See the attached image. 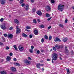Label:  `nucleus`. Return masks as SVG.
<instances>
[{"mask_svg":"<svg viewBox=\"0 0 74 74\" xmlns=\"http://www.w3.org/2000/svg\"><path fill=\"white\" fill-rule=\"evenodd\" d=\"M58 56L57 54L54 53L52 55V58L54 60H56L58 59Z\"/></svg>","mask_w":74,"mask_h":74,"instance_id":"1","label":"nucleus"},{"mask_svg":"<svg viewBox=\"0 0 74 74\" xmlns=\"http://www.w3.org/2000/svg\"><path fill=\"white\" fill-rule=\"evenodd\" d=\"M64 9V5L60 4L58 6V9L60 11H63Z\"/></svg>","mask_w":74,"mask_h":74,"instance_id":"2","label":"nucleus"},{"mask_svg":"<svg viewBox=\"0 0 74 74\" xmlns=\"http://www.w3.org/2000/svg\"><path fill=\"white\" fill-rule=\"evenodd\" d=\"M55 47L58 49H59L60 48H63V45L60 46V45H59L58 44H56Z\"/></svg>","mask_w":74,"mask_h":74,"instance_id":"3","label":"nucleus"},{"mask_svg":"<svg viewBox=\"0 0 74 74\" xmlns=\"http://www.w3.org/2000/svg\"><path fill=\"white\" fill-rule=\"evenodd\" d=\"M44 66V64H41L40 63H38L36 65L37 68L38 69H41V68L40 67V66Z\"/></svg>","mask_w":74,"mask_h":74,"instance_id":"4","label":"nucleus"},{"mask_svg":"<svg viewBox=\"0 0 74 74\" xmlns=\"http://www.w3.org/2000/svg\"><path fill=\"white\" fill-rule=\"evenodd\" d=\"M0 27L3 30H5L6 29V27L5 26V24H3L2 25H1Z\"/></svg>","mask_w":74,"mask_h":74,"instance_id":"5","label":"nucleus"},{"mask_svg":"<svg viewBox=\"0 0 74 74\" xmlns=\"http://www.w3.org/2000/svg\"><path fill=\"white\" fill-rule=\"evenodd\" d=\"M54 41L55 42H61V40L58 37H56L54 40Z\"/></svg>","mask_w":74,"mask_h":74,"instance_id":"6","label":"nucleus"},{"mask_svg":"<svg viewBox=\"0 0 74 74\" xmlns=\"http://www.w3.org/2000/svg\"><path fill=\"white\" fill-rule=\"evenodd\" d=\"M65 49L66 51V55H69V50L67 49V47H65Z\"/></svg>","mask_w":74,"mask_h":74,"instance_id":"7","label":"nucleus"},{"mask_svg":"<svg viewBox=\"0 0 74 74\" xmlns=\"http://www.w3.org/2000/svg\"><path fill=\"white\" fill-rule=\"evenodd\" d=\"M46 10L47 11H49L51 10V7L49 6H48L46 8Z\"/></svg>","mask_w":74,"mask_h":74,"instance_id":"8","label":"nucleus"},{"mask_svg":"<svg viewBox=\"0 0 74 74\" xmlns=\"http://www.w3.org/2000/svg\"><path fill=\"white\" fill-rule=\"evenodd\" d=\"M8 38H13V35H12V34H9L8 36Z\"/></svg>","mask_w":74,"mask_h":74,"instance_id":"9","label":"nucleus"},{"mask_svg":"<svg viewBox=\"0 0 74 74\" xmlns=\"http://www.w3.org/2000/svg\"><path fill=\"white\" fill-rule=\"evenodd\" d=\"M0 1L1 2V4H4L7 2L6 0H0Z\"/></svg>","mask_w":74,"mask_h":74,"instance_id":"10","label":"nucleus"},{"mask_svg":"<svg viewBox=\"0 0 74 74\" xmlns=\"http://www.w3.org/2000/svg\"><path fill=\"white\" fill-rule=\"evenodd\" d=\"M18 49L20 51H22L23 50V47L22 46H20L18 47Z\"/></svg>","mask_w":74,"mask_h":74,"instance_id":"11","label":"nucleus"},{"mask_svg":"<svg viewBox=\"0 0 74 74\" xmlns=\"http://www.w3.org/2000/svg\"><path fill=\"white\" fill-rule=\"evenodd\" d=\"M14 22L15 23H16L17 25H19V21L17 19H14Z\"/></svg>","mask_w":74,"mask_h":74,"instance_id":"12","label":"nucleus"},{"mask_svg":"<svg viewBox=\"0 0 74 74\" xmlns=\"http://www.w3.org/2000/svg\"><path fill=\"white\" fill-rule=\"evenodd\" d=\"M36 13L38 15H40L41 16L42 15V12H41V11H38L36 12Z\"/></svg>","mask_w":74,"mask_h":74,"instance_id":"13","label":"nucleus"},{"mask_svg":"<svg viewBox=\"0 0 74 74\" xmlns=\"http://www.w3.org/2000/svg\"><path fill=\"white\" fill-rule=\"evenodd\" d=\"M21 33V29H18L16 30V34H18V33Z\"/></svg>","mask_w":74,"mask_h":74,"instance_id":"14","label":"nucleus"},{"mask_svg":"<svg viewBox=\"0 0 74 74\" xmlns=\"http://www.w3.org/2000/svg\"><path fill=\"white\" fill-rule=\"evenodd\" d=\"M11 69L12 71H16V68L14 67H11Z\"/></svg>","mask_w":74,"mask_h":74,"instance_id":"15","label":"nucleus"},{"mask_svg":"<svg viewBox=\"0 0 74 74\" xmlns=\"http://www.w3.org/2000/svg\"><path fill=\"white\" fill-rule=\"evenodd\" d=\"M29 8V5L27 4L26 5L25 7V8L26 10H28V9Z\"/></svg>","mask_w":74,"mask_h":74,"instance_id":"16","label":"nucleus"},{"mask_svg":"<svg viewBox=\"0 0 74 74\" xmlns=\"http://www.w3.org/2000/svg\"><path fill=\"white\" fill-rule=\"evenodd\" d=\"M25 63L26 64H27L28 65H29V64H30L31 62L30 61H28V60H27L26 62H25Z\"/></svg>","mask_w":74,"mask_h":74,"instance_id":"17","label":"nucleus"},{"mask_svg":"<svg viewBox=\"0 0 74 74\" xmlns=\"http://www.w3.org/2000/svg\"><path fill=\"white\" fill-rule=\"evenodd\" d=\"M14 66H20V64L19 63H14Z\"/></svg>","mask_w":74,"mask_h":74,"instance_id":"18","label":"nucleus"},{"mask_svg":"<svg viewBox=\"0 0 74 74\" xmlns=\"http://www.w3.org/2000/svg\"><path fill=\"white\" fill-rule=\"evenodd\" d=\"M38 31H37L36 30H35L34 31V34H35V35H37V34H38Z\"/></svg>","mask_w":74,"mask_h":74,"instance_id":"19","label":"nucleus"},{"mask_svg":"<svg viewBox=\"0 0 74 74\" xmlns=\"http://www.w3.org/2000/svg\"><path fill=\"white\" fill-rule=\"evenodd\" d=\"M1 74H7V73L5 71H1Z\"/></svg>","mask_w":74,"mask_h":74,"instance_id":"20","label":"nucleus"},{"mask_svg":"<svg viewBox=\"0 0 74 74\" xmlns=\"http://www.w3.org/2000/svg\"><path fill=\"white\" fill-rule=\"evenodd\" d=\"M22 35L24 37H27V35L23 33V34Z\"/></svg>","mask_w":74,"mask_h":74,"instance_id":"21","label":"nucleus"},{"mask_svg":"<svg viewBox=\"0 0 74 74\" xmlns=\"http://www.w3.org/2000/svg\"><path fill=\"white\" fill-rule=\"evenodd\" d=\"M67 40V38H64L63 39V41L64 42H66Z\"/></svg>","mask_w":74,"mask_h":74,"instance_id":"22","label":"nucleus"},{"mask_svg":"<svg viewBox=\"0 0 74 74\" xmlns=\"http://www.w3.org/2000/svg\"><path fill=\"white\" fill-rule=\"evenodd\" d=\"M6 60H7L8 61H9V60H11V58H10L9 56H8L6 58Z\"/></svg>","mask_w":74,"mask_h":74,"instance_id":"23","label":"nucleus"},{"mask_svg":"<svg viewBox=\"0 0 74 74\" xmlns=\"http://www.w3.org/2000/svg\"><path fill=\"white\" fill-rule=\"evenodd\" d=\"M39 28H42V29H44V25H39Z\"/></svg>","mask_w":74,"mask_h":74,"instance_id":"24","label":"nucleus"},{"mask_svg":"<svg viewBox=\"0 0 74 74\" xmlns=\"http://www.w3.org/2000/svg\"><path fill=\"white\" fill-rule=\"evenodd\" d=\"M13 47L15 49L16 51L17 50V47H16V45H14Z\"/></svg>","mask_w":74,"mask_h":74,"instance_id":"25","label":"nucleus"},{"mask_svg":"<svg viewBox=\"0 0 74 74\" xmlns=\"http://www.w3.org/2000/svg\"><path fill=\"white\" fill-rule=\"evenodd\" d=\"M46 17H47V18H49V16H50V15H49V14L47 13L46 14Z\"/></svg>","mask_w":74,"mask_h":74,"instance_id":"26","label":"nucleus"},{"mask_svg":"<svg viewBox=\"0 0 74 74\" xmlns=\"http://www.w3.org/2000/svg\"><path fill=\"white\" fill-rule=\"evenodd\" d=\"M59 26H60V27H64V26L63 25L61 24H60L59 25Z\"/></svg>","mask_w":74,"mask_h":74,"instance_id":"27","label":"nucleus"},{"mask_svg":"<svg viewBox=\"0 0 74 74\" xmlns=\"http://www.w3.org/2000/svg\"><path fill=\"white\" fill-rule=\"evenodd\" d=\"M23 0H21L20 1V3L21 4H23Z\"/></svg>","mask_w":74,"mask_h":74,"instance_id":"28","label":"nucleus"},{"mask_svg":"<svg viewBox=\"0 0 74 74\" xmlns=\"http://www.w3.org/2000/svg\"><path fill=\"white\" fill-rule=\"evenodd\" d=\"M29 52H30V53H33V49H30Z\"/></svg>","mask_w":74,"mask_h":74,"instance_id":"29","label":"nucleus"},{"mask_svg":"<svg viewBox=\"0 0 74 74\" xmlns=\"http://www.w3.org/2000/svg\"><path fill=\"white\" fill-rule=\"evenodd\" d=\"M44 37L46 40H48V36H47V35H45L44 36Z\"/></svg>","mask_w":74,"mask_h":74,"instance_id":"30","label":"nucleus"},{"mask_svg":"<svg viewBox=\"0 0 74 74\" xmlns=\"http://www.w3.org/2000/svg\"><path fill=\"white\" fill-rule=\"evenodd\" d=\"M33 23H37V21L36 19H34L33 21Z\"/></svg>","mask_w":74,"mask_h":74,"instance_id":"31","label":"nucleus"},{"mask_svg":"<svg viewBox=\"0 0 74 74\" xmlns=\"http://www.w3.org/2000/svg\"><path fill=\"white\" fill-rule=\"evenodd\" d=\"M3 21H4V18H1L0 19V21L1 22H3Z\"/></svg>","mask_w":74,"mask_h":74,"instance_id":"32","label":"nucleus"},{"mask_svg":"<svg viewBox=\"0 0 74 74\" xmlns=\"http://www.w3.org/2000/svg\"><path fill=\"white\" fill-rule=\"evenodd\" d=\"M26 28L27 29H31V28L30 27L27 26L26 27Z\"/></svg>","mask_w":74,"mask_h":74,"instance_id":"33","label":"nucleus"},{"mask_svg":"<svg viewBox=\"0 0 74 74\" xmlns=\"http://www.w3.org/2000/svg\"><path fill=\"white\" fill-rule=\"evenodd\" d=\"M2 40H3V41H5V38H4V37H2Z\"/></svg>","mask_w":74,"mask_h":74,"instance_id":"34","label":"nucleus"},{"mask_svg":"<svg viewBox=\"0 0 74 74\" xmlns=\"http://www.w3.org/2000/svg\"><path fill=\"white\" fill-rule=\"evenodd\" d=\"M67 71V74H69L70 73V72H69V69H66Z\"/></svg>","mask_w":74,"mask_h":74,"instance_id":"35","label":"nucleus"},{"mask_svg":"<svg viewBox=\"0 0 74 74\" xmlns=\"http://www.w3.org/2000/svg\"><path fill=\"white\" fill-rule=\"evenodd\" d=\"M67 21H68V20L67 18H66V20L65 21V23H67Z\"/></svg>","mask_w":74,"mask_h":74,"instance_id":"36","label":"nucleus"},{"mask_svg":"<svg viewBox=\"0 0 74 74\" xmlns=\"http://www.w3.org/2000/svg\"><path fill=\"white\" fill-rule=\"evenodd\" d=\"M41 41L42 42H44V38H42L41 40Z\"/></svg>","mask_w":74,"mask_h":74,"instance_id":"37","label":"nucleus"},{"mask_svg":"<svg viewBox=\"0 0 74 74\" xmlns=\"http://www.w3.org/2000/svg\"><path fill=\"white\" fill-rule=\"evenodd\" d=\"M6 49H7V50H8L10 49V48L8 46H6V48H5Z\"/></svg>","mask_w":74,"mask_h":74,"instance_id":"38","label":"nucleus"},{"mask_svg":"<svg viewBox=\"0 0 74 74\" xmlns=\"http://www.w3.org/2000/svg\"><path fill=\"white\" fill-rule=\"evenodd\" d=\"M51 0V3H55V1L54 0Z\"/></svg>","mask_w":74,"mask_h":74,"instance_id":"39","label":"nucleus"},{"mask_svg":"<svg viewBox=\"0 0 74 74\" xmlns=\"http://www.w3.org/2000/svg\"><path fill=\"white\" fill-rule=\"evenodd\" d=\"M9 30H13V27H11L10 28H9Z\"/></svg>","mask_w":74,"mask_h":74,"instance_id":"40","label":"nucleus"},{"mask_svg":"<svg viewBox=\"0 0 74 74\" xmlns=\"http://www.w3.org/2000/svg\"><path fill=\"white\" fill-rule=\"evenodd\" d=\"M53 50H54V51H56V48L55 47H53Z\"/></svg>","mask_w":74,"mask_h":74,"instance_id":"41","label":"nucleus"},{"mask_svg":"<svg viewBox=\"0 0 74 74\" xmlns=\"http://www.w3.org/2000/svg\"><path fill=\"white\" fill-rule=\"evenodd\" d=\"M52 38V36H49V40L50 41V40H51V39Z\"/></svg>","mask_w":74,"mask_h":74,"instance_id":"42","label":"nucleus"},{"mask_svg":"<svg viewBox=\"0 0 74 74\" xmlns=\"http://www.w3.org/2000/svg\"><path fill=\"white\" fill-rule=\"evenodd\" d=\"M25 5V4L24 3L22 4V5H21L22 7H24Z\"/></svg>","mask_w":74,"mask_h":74,"instance_id":"43","label":"nucleus"},{"mask_svg":"<svg viewBox=\"0 0 74 74\" xmlns=\"http://www.w3.org/2000/svg\"><path fill=\"white\" fill-rule=\"evenodd\" d=\"M32 11H33V12H35V11H36V9H35V8H34L33 9Z\"/></svg>","mask_w":74,"mask_h":74,"instance_id":"44","label":"nucleus"},{"mask_svg":"<svg viewBox=\"0 0 74 74\" xmlns=\"http://www.w3.org/2000/svg\"><path fill=\"white\" fill-rule=\"evenodd\" d=\"M51 18H52V17H51L50 18H48L47 19V20L48 21H50V20H51Z\"/></svg>","mask_w":74,"mask_h":74,"instance_id":"45","label":"nucleus"},{"mask_svg":"<svg viewBox=\"0 0 74 74\" xmlns=\"http://www.w3.org/2000/svg\"><path fill=\"white\" fill-rule=\"evenodd\" d=\"M29 37L30 38H32L33 37V36L32 35H30L29 36Z\"/></svg>","mask_w":74,"mask_h":74,"instance_id":"46","label":"nucleus"},{"mask_svg":"<svg viewBox=\"0 0 74 74\" xmlns=\"http://www.w3.org/2000/svg\"><path fill=\"white\" fill-rule=\"evenodd\" d=\"M51 26H50L49 27H48V29L49 30V29H51Z\"/></svg>","mask_w":74,"mask_h":74,"instance_id":"47","label":"nucleus"},{"mask_svg":"<svg viewBox=\"0 0 74 74\" xmlns=\"http://www.w3.org/2000/svg\"><path fill=\"white\" fill-rule=\"evenodd\" d=\"M28 60H32V58H30V57H28Z\"/></svg>","mask_w":74,"mask_h":74,"instance_id":"48","label":"nucleus"},{"mask_svg":"<svg viewBox=\"0 0 74 74\" xmlns=\"http://www.w3.org/2000/svg\"><path fill=\"white\" fill-rule=\"evenodd\" d=\"M36 53H38V54H39V53H40V51L39 50H38L37 51Z\"/></svg>","mask_w":74,"mask_h":74,"instance_id":"49","label":"nucleus"},{"mask_svg":"<svg viewBox=\"0 0 74 74\" xmlns=\"http://www.w3.org/2000/svg\"><path fill=\"white\" fill-rule=\"evenodd\" d=\"M3 45V43L1 42H0V45Z\"/></svg>","mask_w":74,"mask_h":74,"instance_id":"50","label":"nucleus"},{"mask_svg":"<svg viewBox=\"0 0 74 74\" xmlns=\"http://www.w3.org/2000/svg\"><path fill=\"white\" fill-rule=\"evenodd\" d=\"M4 35V37H7V34H3Z\"/></svg>","mask_w":74,"mask_h":74,"instance_id":"51","label":"nucleus"},{"mask_svg":"<svg viewBox=\"0 0 74 74\" xmlns=\"http://www.w3.org/2000/svg\"><path fill=\"white\" fill-rule=\"evenodd\" d=\"M12 55H13V54H12V53H11L10 54V56H12Z\"/></svg>","mask_w":74,"mask_h":74,"instance_id":"52","label":"nucleus"},{"mask_svg":"<svg viewBox=\"0 0 74 74\" xmlns=\"http://www.w3.org/2000/svg\"><path fill=\"white\" fill-rule=\"evenodd\" d=\"M34 1V0H31V3H33Z\"/></svg>","mask_w":74,"mask_h":74,"instance_id":"53","label":"nucleus"},{"mask_svg":"<svg viewBox=\"0 0 74 74\" xmlns=\"http://www.w3.org/2000/svg\"><path fill=\"white\" fill-rule=\"evenodd\" d=\"M31 48L32 49H34V46H32L31 47Z\"/></svg>","mask_w":74,"mask_h":74,"instance_id":"54","label":"nucleus"},{"mask_svg":"<svg viewBox=\"0 0 74 74\" xmlns=\"http://www.w3.org/2000/svg\"><path fill=\"white\" fill-rule=\"evenodd\" d=\"M71 54L72 55H74V52L72 51L71 52Z\"/></svg>","mask_w":74,"mask_h":74,"instance_id":"55","label":"nucleus"},{"mask_svg":"<svg viewBox=\"0 0 74 74\" xmlns=\"http://www.w3.org/2000/svg\"><path fill=\"white\" fill-rule=\"evenodd\" d=\"M37 21H38V22H40V19H38L37 20Z\"/></svg>","mask_w":74,"mask_h":74,"instance_id":"56","label":"nucleus"},{"mask_svg":"<svg viewBox=\"0 0 74 74\" xmlns=\"http://www.w3.org/2000/svg\"><path fill=\"white\" fill-rule=\"evenodd\" d=\"M14 61H16V58H14Z\"/></svg>","mask_w":74,"mask_h":74,"instance_id":"57","label":"nucleus"},{"mask_svg":"<svg viewBox=\"0 0 74 74\" xmlns=\"http://www.w3.org/2000/svg\"><path fill=\"white\" fill-rule=\"evenodd\" d=\"M18 27H19V26H16V29H19V28H18Z\"/></svg>","mask_w":74,"mask_h":74,"instance_id":"58","label":"nucleus"},{"mask_svg":"<svg viewBox=\"0 0 74 74\" xmlns=\"http://www.w3.org/2000/svg\"><path fill=\"white\" fill-rule=\"evenodd\" d=\"M47 61H51V60L50 59H47Z\"/></svg>","mask_w":74,"mask_h":74,"instance_id":"59","label":"nucleus"},{"mask_svg":"<svg viewBox=\"0 0 74 74\" xmlns=\"http://www.w3.org/2000/svg\"><path fill=\"white\" fill-rule=\"evenodd\" d=\"M42 62H44L43 60H42L40 61V63H42Z\"/></svg>","mask_w":74,"mask_h":74,"instance_id":"60","label":"nucleus"},{"mask_svg":"<svg viewBox=\"0 0 74 74\" xmlns=\"http://www.w3.org/2000/svg\"><path fill=\"white\" fill-rule=\"evenodd\" d=\"M25 31H26L27 32H29V30H27V29H26Z\"/></svg>","mask_w":74,"mask_h":74,"instance_id":"61","label":"nucleus"},{"mask_svg":"<svg viewBox=\"0 0 74 74\" xmlns=\"http://www.w3.org/2000/svg\"><path fill=\"white\" fill-rule=\"evenodd\" d=\"M52 63H53V59H52Z\"/></svg>","mask_w":74,"mask_h":74,"instance_id":"62","label":"nucleus"},{"mask_svg":"<svg viewBox=\"0 0 74 74\" xmlns=\"http://www.w3.org/2000/svg\"><path fill=\"white\" fill-rule=\"evenodd\" d=\"M60 60H62V58H61V57H60Z\"/></svg>","mask_w":74,"mask_h":74,"instance_id":"63","label":"nucleus"},{"mask_svg":"<svg viewBox=\"0 0 74 74\" xmlns=\"http://www.w3.org/2000/svg\"><path fill=\"white\" fill-rule=\"evenodd\" d=\"M59 55H60V56H62V54H60V53Z\"/></svg>","mask_w":74,"mask_h":74,"instance_id":"64","label":"nucleus"}]
</instances>
